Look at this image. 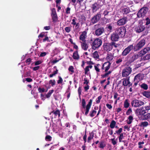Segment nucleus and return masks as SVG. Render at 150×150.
I'll use <instances>...</instances> for the list:
<instances>
[{
    "mask_svg": "<svg viewBox=\"0 0 150 150\" xmlns=\"http://www.w3.org/2000/svg\"><path fill=\"white\" fill-rule=\"evenodd\" d=\"M86 101L84 99H82V102H81V105L82 106V107L81 108L82 112L84 114V112L83 111L82 109H85L86 106Z\"/></svg>",
    "mask_w": 150,
    "mask_h": 150,
    "instance_id": "5701e85b",
    "label": "nucleus"
},
{
    "mask_svg": "<svg viewBox=\"0 0 150 150\" xmlns=\"http://www.w3.org/2000/svg\"><path fill=\"white\" fill-rule=\"evenodd\" d=\"M52 137L49 135H47L45 137V139L47 141H50L52 139Z\"/></svg>",
    "mask_w": 150,
    "mask_h": 150,
    "instance_id": "ea45409f",
    "label": "nucleus"
},
{
    "mask_svg": "<svg viewBox=\"0 0 150 150\" xmlns=\"http://www.w3.org/2000/svg\"><path fill=\"white\" fill-rule=\"evenodd\" d=\"M122 27H120L116 29L115 33L112 34L111 36V40L113 41H116L118 40L120 36H121Z\"/></svg>",
    "mask_w": 150,
    "mask_h": 150,
    "instance_id": "f03ea898",
    "label": "nucleus"
},
{
    "mask_svg": "<svg viewBox=\"0 0 150 150\" xmlns=\"http://www.w3.org/2000/svg\"><path fill=\"white\" fill-rule=\"evenodd\" d=\"M71 8L69 7L67 8L66 10V13L67 14H69L70 13Z\"/></svg>",
    "mask_w": 150,
    "mask_h": 150,
    "instance_id": "3c124183",
    "label": "nucleus"
},
{
    "mask_svg": "<svg viewBox=\"0 0 150 150\" xmlns=\"http://www.w3.org/2000/svg\"><path fill=\"white\" fill-rule=\"evenodd\" d=\"M102 96H99L97 98V99L96 100V102L97 103H99L100 102V100L101 99Z\"/></svg>",
    "mask_w": 150,
    "mask_h": 150,
    "instance_id": "603ef678",
    "label": "nucleus"
},
{
    "mask_svg": "<svg viewBox=\"0 0 150 150\" xmlns=\"http://www.w3.org/2000/svg\"><path fill=\"white\" fill-rule=\"evenodd\" d=\"M143 95L146 97L150 98V91H145L143 92Z\"/></svg>",
    "mask_w": 150,
    "mask_h": 150,
    "instance_id": "cd10ccee",
    "label": "nucleus"
},
{
    "mask_svg": "<svg viewBox=\"0 0 150 150\" xmlns=\"http://www.w3.org/2000/svg\"><path fill=\"white\" fill-rule=\"evenodd\" d=\"M76 18L75 17H74V18L72 20L71 24L74 25H75L76 24Z\"/></svg>",
    "mask_w": 150,
    "mask_h": 150,
    "instance_id": "a18cd8bd",
    "label": "nucleus"
},
{
    "mask_svg": "<svg viewBox=\"0 0 150 150\" xmlns=\"http://www.w3.org/2000/svg\"><path fill=\"white\" fill-rule=\"evenodd\" d=\"M131 68L129 67L126 68L122 71V76H128L131 73Z\"/></svg>",
    "mask_w": 150,
    "mask_h": 150,
    "instance_id": "f8f14e48",
    "label": "nucleus"
},
{
    "mask_svg": "<svg viewBox=\"0 0 150 150\" xmlns=\"http://www.w3.org/2000/svg\"><path fill=\"white\" fill-rule=\"evenodd\" d=\"M101 17V14L99 12L92 18L91 20V23L93 24L97 23L100 20Z\"/></svg>",
    "mask_w": 150,
    "mask_h": 150,
    "instance_id": "6e6552de",
    "label": "nucleus"
},
{
    "mask_svg": "<svg viewBox=\"0 0 150 150\" xmlns=\"http://www.w3.org/2000/svg\"><path fill=\"white\" fill-rule=\"evenodd\" d=\"M51 15H54L57 14L55 9V8H52L51 9Z\"/></svg>",
    "mask_w": 150,
    "mask_h": 150,
    "instance_id": "a19ab883",
    "label": "nucleus"
},
{
    "mask_svg": "<svg viewBox=\"0 0 150 150\" xmlns=\"http://www.w3.org/2000/svg\"><path fill=\"white\" fill-rule=\"evenodd\" d=\"M85 70V74H87V73L88 71H89L90 70L89 69V68L88 67V66H86V68L84 69Z\"/></svg>",
    "mask_w": 150,
    "mask_h": 150,
    "instance_id": "4d7b16f0",
    "label": "nucleus"
},
{
    "mask_svg": "<svg viewBox=\"0 0 150 150\" xmlns=\"http://www.w3.org/2000/svg\"><path fill=\"white\" fill-rule=\"evenodd\" d=\"M106 28L107 29V30L108 31H109L110 32H111L112 31V27L111 24H109V25L107 26V27Z\"/></svg>",
    "mask_w": 150,
    "mask_h": 150,
    "instance_id": "473e14b6",
    "label": "nucleus"
},
{
    "mask_svg": "<svg viewBox=\"0 0 150 150\" xmlns=\"http://www.w3.org/2000/svg\"><path fill=\"white\" fill-rule=\"evenodd\" d=\"M93 57L95 58H98L99 57V55L98 52L97 51H95L93 53Z\"/></svg>",
    "mask_w": 150,
    "mask_h": 150,
    "instance_id": "79ce46f5",
    "label": "nucleus"
},
{
    "mask_svg": "<svg viewBox=\"0 0 150 150\" xmlns=\"http://www.w3.org/2000/svg\"><path fill=\"white\" fill-rule=\"evenodd\" d=\"M144 102L139 100H134L132 102L131 104L133 106L135 107H139L144 104Z\"/></svg>",
    "mask_w": 150,
    "mask_h": 150,
    "instance_id": "1a4fd4ad",
    "label": "nucleus"
},
{
    "mask_svg": "<svg viewBox=\"0 0 150 150\" xmlns=\"http://www.w3.org/2000/svg\"><path fill=\"white\" fill-rule=\"evenodd\" d=\"M150 50V48L149 47H147L146 48H145L143 50L141 51L139 53V55L141 57L143 55L145 54L148 51H149Z\"/></svg>",
    "mask_w": 150,
    "mask_h": 150,
    "instance_id": "a211bd4d",
    "label": "nucleus"
},
{
    "mask_svg": "<svg viewBox=\"0 0 150 150\" xmlns=\"http://www.w3.org/2000/svg\"><path fill=\"white\" fill-rule=\"evenodd\" d=\"M133 120V117L132 116H130L128 117V121L127 122V123L128 124H130Z\"/></svg>",
    "mask_w": 150,
    "mask_h": 150,
    "instance_id": "c9c22d12",
    "label": "nucleus"
},
{
    "mask_svg": "<svg viewBox=\"0 0 150 150\" xmlns=\"http://www.w3.org/2000/svg\"><path fill=\"white\" fill-rule=\"evenodd\" d=\"M145 20L146 21V25H148L150 24V17H148L146 18V19Z\"/></svg>",
    "mask_w": 150,
    "mask_h": 150,
    "instance_id": "c03bdc74",
    "label": "nucleus"
},
{
    "mask_svg": "<svg viewBox=\"0 0 150 150\" xmlns=\"http://www.w3.org/2000/svg\"><path fill=\"white\" fill-rule=\"evenodd\" d=\"M99 144V147L100 149H103L106 146L105 142L103 140L101 141Z\"/></svg>",
    "mask_w": 150,
    "mask_h": 150,
    "instance_id": "b1692460",
    "label": "nucleus"
},
{
    "mask_svg": "<svg viewBox=\"0 0 150 150\" xmlns=\"http://www.w3.org/2000/svg\"><path fill=\"white\" fill-rule=\"evenodd\" d=\"M146 41L144 39H142L139 42L134 46V50L135 51H137L142 48L145 45Z\"/></svg>",
    "mask_w": 150,
    "mask_h": 150,
    "instance_id": "20e7f679",
    "label": "nucleus"
},
{
    "mask_svg": "<svg viewBox=\"0 0 150 150\" xmlns=\"http://www.w3.org/2000/svg\"><path fill=\"white\" fill-rule=\"evenodd\" d=\"M104 31V28L103 27L101 26L96 30L95 34L96 35L99 36L103 34Z\"/></svg>",
    "mask_w": 150,
    "mask_h": 150,
    "instance_id": "ddd939ff",
    "label": "nucleus"
},
{
    "mask_svg": "<svg viewBox=\"0 0 150 150\" xmlns=\"http://www.w3.org/2000/svg\"><path fill=\"white\" fill-rule=\"evenodd\" d=\"M139 110V113L140 115H143L146 113L145 110H144L141 109Z\"/></svg>",
    "mask_w": 150,
    "mask_h": 150,
    "instance_id": "4c0bfd02",
    "label": "nucleus"
},
{
    "mask_svg": "<svg viewBox=\"0 0 150 150\" xmlns=\"http://www.w3.org/2000/svg\"><path fill=\"white\" fill-rule=\"evenodd\" d=\"M38 90L39 92L42 93L45 92V89L44 88H42L41 87H39L38 88Z\"/></svg>",
    "mask_w": 150,
    "mask_h": 150,
    "instance_id": "de8ad7c7",
    "label": "nucleus"
},
{
    "mask_svg": "<svg viewBox=\"0 0 150 150\" xmlns=\"http://www.w3.org/2000/svg\"><path fill=\"white\" fill-rule=\"evenodd\" d=\"M84 82H83V84H86V85H88L89 83V81L86 78H84Z\"/></svg>",
    "mask_w": 150,
    "mask_h": 150,
    "instance_id": "13d9d810",
    "label": "nucleus"
},
{
    "mask_svg": "<svg viewBox=\"0 0 150 150\" xmlns=\"http://www.w3.org/2000/svg\"><path fill=\"white\" fill-rule=\"evenodd\" d=\"M72 57L74 59H79V56L78 54L77 51L74 52L73 54Z\"/></svg>",
    "mask_w": 150,
    "mask_h": 150,
    "instance_id": "393cba45",
    "label": "nucleus"
},
{
    "mask_svg": "<svg viewBox=\"0 0 150 150\" xmlns=\"http://www.w3.org/2000/svg\"><path fill=\"white\" fill-rule=\"evenodd\" d=\"M59 80L57 81L58 84H62L63 83V79L60 76H58Z\"/></svg>",
    "mask_w": 150,
    "mask_h": 150,
    "instance_id": "e433bc0d",
    "label": "nucleus"
},
{
    "mask_svg": "<svg viewBox=\"0 0 150 150\" xmlns=\"http://www.w3.org/2000/svg\"><path fill=\"white\" fill-rule=\"evenodd\" d=\"M144 78V76L143 74H139L136 75L134 78V85L136 86L139 81L142 80Z\"/></svg>",
    "mask_w": 150,
    "mask_h": 150,
    "instance_id": "0eeeda50",
    "label": "nucleus"
},
{
    "mask_svg": "<svg viewBox=\"0 0 150 150\" xmlns=\"http://www.w3.org/2000/svg\"><path fill=\"white\" fill-rule=\"evenodd\" d=\"M52 22H55L57 21L58 19V17L57 14L51 16Z\"/></svg>",
    "mask_w": 150,
    "mask_h": 150,
    "instance_id": "c85d7f7f",
    "label": "nucleus"
},
{
    "mask_svg": "<svg viewBox=\"0 0 150 150\" xmlns=\"http://www.w3.org/2000/svg\"><path fill=\"white\" fill-rule=\"evenodd\" d=\"M89 86L88 85H86V86L84 87L85 91H87L89 89Z\"/></svg>",
    "mask_w": 150,
    "mask_h": 150,
    "instance_id": "774afa93",
    "label": "nucleus"
},
{
    "mask_svg": "<svg viewBox=\"0 0 150 150\" xmlns=\"http://www.w3.org/2000/svg\"><path fill=\"white\" fill-rule=\"evenodd\" d=\"M114 44L113 42L110 43H105L103 47L104 50L108 52L111 51L112 49V45Z\"/></svg>",
    "mask_w": 150,
    "mask_h": 150,
    "instance_id": "423d86ee",
    "label": "nucleus"
},
{
    "mask_svg": "<svg viewBox=\"0 0 150 150\" xmlns=\"http://www.w3.org/2000/svg\"><path fill=\"white\" fill-rule=\"evenodd\" d=\"M91 8L93 12H95L99 8V5L97 2H95L92 5Z\"/></svg>",
    "mask_w": 150,
    "mask_h": 150,
    "instance_id": "4468645a",
    "label": "nucleus"
},
{
    "mask_svg": "<svg viewBox=\"0 0 150 150\" xmlns=\"http://www.w3.org/2000/svg\"><path fill=\"white\" fill-rule=\"evenodd\" d=\"M129 16L128 15H126V16H124L122 18V25L125 24L126 22L128 21V18Z\"/></svg>",
    "mask_w": 150,
    "mask_h": 150,
    "instance_id": "bb28decb",
    "label": "nucleus"
},
{
    "mask_svg": "<svg viewBox=\"0 0 150 150\" xmlns=\"http://www.w3.org/2000/svg\"><path fill=\"white\" fill-rule=\"evenodd\" d=\"M91 40L92 41L91 46L92 49L94 50H96L99 48L102 43L101 40L99 38H94L93 40L91 39Z\"/></svg>",
    "mask_w": 150,
    "mask_h": 150,
    "instance_id": "f257e3e1",
    "label": "nucleus"
},
{
    "mask_svg": "<svg viewBox=\"0 0 150 150\" xmlns=\"http://www.w3.org/2000/svg\"><path fill=\"white\" fill-rule=\"evenodd\" d=\"M106 62L108 63H107V65H106L105 67V74L101 75V78H104L106 77H108L109 75L112 73V71H109L107 72L108 71L110 68L111 63L110 62Z\"/></svg>",
    "mask_w": 150,
    "mask_h": 150,
    "instance_id": "7ed1b4c3",
    "label": "nucleus"
},
{
    "mask_svg": "<svg viewBox=\"0 0 150 150\" xmlns=\"http://www.w3.org/2000/svg\"><path fill=\"white\" fill-rule=\"evenodd\" d=\"M148 11V8L146 7L142 8L138 11L137 13L138 17L141 18L144 17Z\"/></svg>",
    "mask_w": 150,
    "mask_h": 150,
    "instance_id": "39448f33",
    "label": "nucleus"
},
{
    "mask_svg": "<svg viewBox=\"0 0 150 150\" xmlns=\"http://www.w3.org/2000/svg\"><path fill=\"white\" fill-rule=\"evenodd\" d=\"M55 80H50L49 81V84H51L52 86H53L55 84Z\"/></svg>",
    "mask_w": 150,
    "mask_h": 150,
    "instance_id": "f704fd0d",
    "label": "nucleus"
},
{
    "mask_svg": "<svg viewBox=\"0 0 150 150\" xmlns=\"http://www.w3.org/2000/svg\"><path fill=\"white\" fill-rule=\"evenodd\" d=\"M141 86V88H143L145 90H147L148 89V86L147 84H145V83H143L142 84Z\"/></svg>",
    "mask_w": 150,
    "mask_h": 150,
    "instance_id": "58836bf2",
    "label": "nucleus"
},
{
    "mask_svg": "<svg viewBox=\"0 0 150 150\" xmlns=\"http://www.w3.org/2000/svg\"><path fill=\"white\" fill-rule=\"evenodd\" d=\"M50 115H52V118H56V117L58 116L59 117L60 116V113L59 110L57 108L54 110H53L50 113Z\"/></svg>",
    "mask_w": 150,
    "mask_h": 150,
    "instance_id": "9d476101",
    "label": "nucleus"
},
{
    "mask_svg": "<svg viewBox=\"0 0 150 150\" xmlns=\"http://www.w3.org/2000/svg\"><path fill=\"white\" fill-rule=\"evenodd\" d=\"M92 99H90L89 102H88V104L85 107V114L86 115H87L88 113L89 110L90 109L92 105Z\"/></svg>",
    "mask_w": 150,
    "mask_h": 150,
    "instance_id": "9b49d317",
    "label": "nucleus"
},
{
    "mask_svg": "<svg viewBox=\"0 0 150 150\" xmlns=\"http://www.w3.org/2000/svg\"><path fill=\"white\" fill-rule=\"evenodd\" d=\"M113 58V56L112 54L111 53H109L107 54L106 59L108 61L107 62H110L112 60Z\"/></svg>",
    "mask_w": 150,
    "mask_h": 150,
    "instance_id": "412c9836",
    "label": "nucleus"
},
{
    "mask_svg": "<svg viewBox=\"0 0 150 150\" xmlns=\"http://www.w3.org/2000/svg\"><path fill=\"white\" fill-rule=\"evenodd\" d=\"M148 122H144L141 123V125L144 127H146L148 125Z\"/></svg>",
    "mask_w": 150,
    "mask_h": 150,
    "instance_id": "5fc2aeb1",
    "label": "nucleus"
},
{
    "mask_svg": "<svg viewBox=\"0 0 150 150\" xmlns=\"http://www.w3.org/2000/svg\"><path fill=\"white\" fill-rule=\"evenodd\" d=\"M89 136L88 138L87 142L88 143L90 142V141L94 137V134L93 132H92L89 133Z\"/></svg>",
    "mask_w": 150,
    "mask_h": 150,
    "instance_id": "a878e982",
    "label": "nucleus"
},
{
    "mask_svg": "<svg viewBox=\"0 0 150 150\" xmlns=\"http://www.w3.org/2000/svg\"><path fill=\"white\" fill-rule=\"evenodd\" d=\"M144 144V142H139L138 143V145H139V148L140 149L142 148V144Z\"/></svg>",
    "mask_w": 150,
    "mask_h": 150,
    "instance_id": "864d4df0",
    "label": "nucleus"
},
{
    "mask_svg": "<svg viewBox=\"0 0 150 150\" xmlns=\"http://www.w3.org/2000/svg\"><path fill=\"white\" fill-rule=\"evenodd\" d=\"M54 92V90L53 89L51 90H50L49 92L47 93V94L46 95V97L47 98H49L51 94L53 93Z\"/></svg>",
    "mask_w": 150,
    "mask_h": 150,
    "instance_id": "72a5a7b5",
    "label": "nucleus"
},
{
    "mask_svg": "<svg viewBox=\"0 0 150 150\" xmlns=\"http://www.w3.org/2000/svg\"><path fill=\"white\" fill-rule=\"evenodd\" d=\"M81 87L80 86H79L78 89V93H79V96H80L81 95Z\"/></svg>",
    "mask_w": 150,
    "mask_h": 150,
    "instance_id": "0e129e2a",
    "label": "nucleus"
},
{
    "mask_svg": "<svg viewBox=\"0 0 150 150\" xmlns=\"http://www.w3.org/2000/svg\"><path fill=\"white\" fill-rule=\"evenodd\" d=\"M144 29V27L140 24H139L135 28V30L136 32L140 33Z\"/></svg>",
    "mask_w": 150,
    "mask_h": 150,
    "instance_id": "f3484780",
    "label": "nucleus"
},
{
    "mask_svg": "<svg viewBox=\"0 0 150 150\" xmlns=\"http://www.w3.org/2000/svg\"><path fill=\"white\" fill-rule=\"evenodd\" d=\"M144 108L146 110H150V104H149L147 106H145Z\"/></svg>",
    "mask_w": 150,
    "mask_h": 150,
    "instance_id": "e2e57ef3",
    "label": "nucleus"
},
{
    "mask_svg": "<svg viewBox=\"0 0 150 150\" xmlns=\"http://www.w3.org/2000/svg\"><path fill=\"white\" fill-rule=\"evenodd\" d=\"M122 132V128H120L118 130H117L115 132V133H114L115 134L116 133L118 134H119Z\"/></svg>",
    "mask_w": 150,
    "mask_h": 150,
    "instance_id": "8fccbe9b",
    "label": "nucleus"
},
{
    "mask_svg": "<svg viewBox=\"0 0 150 150\" xmlns=\"http://www.w3.org/2000/svg\"><path fill=\"white\" fill-rule=\"evenodd\" d=\"M42 63V62L40 60H38L36 62H35V66L38 65Z\"/></svg>",
    "mask_w": 150,
    "mask_h": 150,
    "instance_id": "052dcab7",
    "label": "nucleus"
},
{
    "mask_svg": "<svg viewBox=\"0 0 150 150\" xmlns=\"http://www.w3.org/2000/svg\"><path fill=\"white\" fill-rule=\"evenodd\" d=\"M82 42H80L81 44V48L84 50L86 51L88 47V44L87 43L86 41Z\"/></svg>",
    "mask_w": 150,
    "mask_h": 150,
    "instance_id": "dca6fc26",
    "label": "nucleus"
},
{
    "mask_svg": "<svg viewBox=\"0 0 150 150\" xmlns=\"http://www.w3.org/2000/svg\"><path fill=\"white\" fill-rule=\"evenodd\" d=\"M46 41H47L48 42H50V41L49 40V38L47 36H46L45 38L43 40V42H45Z\"/></svg>",
    "mask_w": 150,
    "mask_h": 150,
    "instance_id": "338daca9",
    "label": "nucleus"
},
{
    "mask_svg": "<svg viewBox=\"0 0 150 150\" xmlns=\"http://www.w3.org/2000/svg\"><path fill=\"white\" fill-rule=\"evenodd\" d=\"M96 111L94 110H92L90 111L89 114V115L91 117H93L95 116V115L96 114Z\"/></svg>",
    "mask_w": 150,
    "mask_h": 150,
    "instance_id": "7c9ffc66",
    "label": "nucleus"
},
{
    "mask_svg": "<svg viewBox=\"0 0 150 150\" xmlns=\"http://www.w3.org/2000/svg\"><path fill=\"white\" fill-rule=\"evenodd\" d=\"M116 124V122L114 120H112V121L110 124V127L111 128L113 129L115 127Z\"/></svg>",
    "mask_w": 150,
    "mask_h": 150,
    "instance_id": "c756f323",
    "label": "nucleus"
},
{
    "mask_svg": "<svg viewBox=\"0 0 150 150\" xmlns=\"http://www.w3.org/2000/svg\"><path fill=\"white\" fill-rule=\"evenodd\" d=\"M122 82V85L124 86H130L131 85L130 82L129 81V78H127L126 79H123Z\"/></svg>",
    "mask_w": 150,
    "mask_h": 150,
    "instance_id": "aec40b11",
    "label": "nucleus"
},
{
    "mask_svg": "<svg viewBox=\"0 0 150 150\" xmlns=\"http://www.w3.org/2000/svg\"><path fill=\"white\" fill-rule=\"evenodd\" d=\"M87 32L85 31L82 32V34L80 36L79 39L82 41H86L85 40Z\"/></svg>",
    "mask_w": 150,
    "mask_h": 150,
    "instance_id": "6ab92c4d",
    "label": "nucleus"
},
{
    "mask_svg": "<svg viewBox=\"0 0 150 150\" xmlns=\"http://www.w3.org/2000/svg\"><path fill=\"white\" fill-rule=\"evenodd\" d=\"M133 48L132 45H131L126 48L122 52V55H126Z\"/></svg>",
    "mask_w": 150,
    "mask_h": 150,
    "instance_id": "2eb2a0df",
    "label": "nucleus"
},
{
    "mask_svg": "<svg viewBox=\"0 0 150 150\" xmlns=\"http://www.w3.org/2000/svg\"><path fill=\"white\" fill-rule=\"evenodd\" d=\"M123 8L122 13H123L124 14H125L126 15L129 13V8L124 6L123 7Z\"/></svg>",
    "mask_w": 150,
    "mask_h": 150,
    "instance_id": "4be33fe9",
    "label": "nucleus"
},
{
    "mask_svg": "<svg viewBox=\"0 0 150 150\" xmlns=\"http://www.w3.org/2000/svg\"><path fill=\"white\" fill-rule=\"evenodd\" d=\"M74 67L72 66H70L69 67L68 70L69 71H71L72 73H74Z\"/></svg>",
    "mask_w": 150,
    "mask_h": 150,
    "instance_id": "09e8293b",
    "label": "nucleus"
},
{
    "mask_svg": "<svg viewBox=\"0 0 150 150\" xmlns=\"http://www.w3.org/2000/svg\"><path fill=\"white\" fill-rule=\"evenodd\" d=\"M106 106L107 108L110 110L112 108V106L111 104L107 103L106 104Z\"/></svg>",
    "mask_w": 150,
    "mask_h": 150,
    "instance_id": "69168bd1",
    "label": "nucleus"
},
{
    "mask_svg": "<svg viewBox=\"0 0 150 150\" xmlns=\"http://www.w3.org/2000/svg\"><path fill=\"white\" fill-rule=\"evenodd\" d=\"M65 31L67 33L70 32L71 30V27H66L65 28Z\"/></svg>",
    "mask_w": 150,
    "mask_h": 150,
    "instance_id": "49530a36",
    "label": "nucleus"
},
{
    "mask_svg": "<svg viewBox=\"0 0 150 150\" xmlns=\"http://www.w3.org/2000/svg\"><path fill=\"white\" fill-rule=\"evenodd\" d=\"M129 100L127 99L126 100L124 103V107L125 108H127L129 107Z\"/></svg>",
    "mask_w": 150,
    "mask_h": 150,
    "instance_id": "2f4dec72",
    "label": "nucleus"
},
{
    "mask_svg": "<svg viewBox=\"0 0 150 150\" xmlns=\"http://www.w3.org/2000/svg\"><path fill=\"white\" fill-rule=\"evenodd\" d=\"M109 12H110L109 11H108L107 9L105 10L104 11L103 13V14H104L105 17L106 16L108 15Z\"/></svg>",
    "mask_w": 150,
    "mask_h": 150,
    "instance_id": "680f3d73",
    "label": "nucleus"
},
{
    "mask_svg": "<svg viewBox=\"0 0 150 150\" xmlns=\"http://www.w3.org/2000/svg\"><path fill=\"white\" fill-rule=\"evenodd\" d=\"M117 24L118 25H122V19L119 20L117 22Z\"/></svg>",
    "mask_w": 150,
    "mask_h": 150,
    "instance_id": "6e6d98bb",
    "label": "nucleus"
},
{
    "mask_svg": "<svg viewBox=\"0 0 150 150\" xmlns=\"http://www.w3.org/2000/svg\"><path fill=\"white\" fill-rule=\"evenodd\" d=\"M31 59L30 58H28L25 61V62L26 63H28V65H29L30 63L31 62Z\"/></svg>",
    "mask_w": 150,
    "mask_h": 150,
    "instance_id": "bf43d9fd",
    "label": "nucleus"
},
{
    "mask_svg": "<svg viewBox=\"0 0 150 150\" xmlns=\"http://www.w3.org/2000/svg\"><path fill=\"white\" fill-rule=\"evenodd\" d=\"M144 60H148L150 59V54H147L143 57Z\"/></svg>",
    "mask_w": 150,
    "mask_h": 150,
    "instance_id": "37998d69",
    "label": "nucleus"
}]
</instances>
